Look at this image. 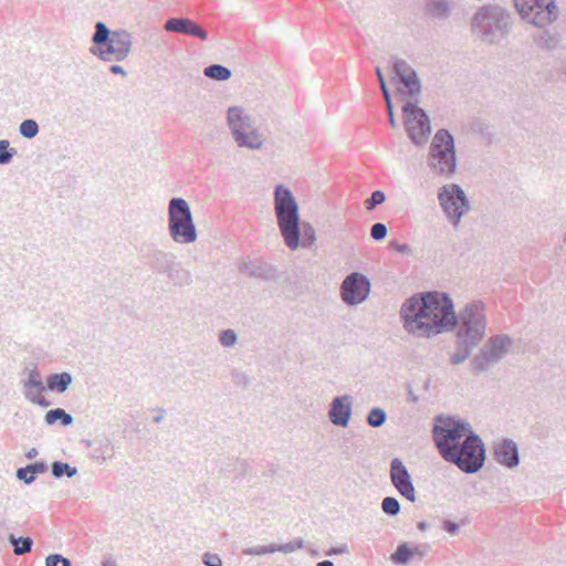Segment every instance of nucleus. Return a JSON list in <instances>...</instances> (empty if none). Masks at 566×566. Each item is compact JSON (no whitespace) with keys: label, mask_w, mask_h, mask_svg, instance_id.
Here are the masks:
<instances>
[{"label":"nucleus","mask_w":566,"mask_h":566,"mask_svg":"<svg viewBox=\"0 0 566 566\" xmlns=\"http://www.w3.org/2000/svg\"><path fill=\"white\" fill-rule=\"evenodd\" d=\"M400 315L406 331L417 337H431L451 331L457 323V337L463 344L476 346L485 335V306L480 301L467 304L458 319L452 300L446 293L429 292L420 298H408L401 306Z\"/></svg>","instance_id":"obj_1"},{"label":"nucleus","mask_w":566,"mask_h":566,"mask_svg":"<svg viewBox=\"0 0 566 566\" xmlns=\"http://www.w3.org/2000/svg\"><path fill=\"white\" fill-rule=\"evenodd\" d=\"M439 421L433 428V440L442 458L465 473L478 472L485 459L482 440L468 424L452 419Z\"/></svg>","instance_id":"obj_2"},{"label":"nucleus","mask_w":566,"mask_h":566,"mask_svg":"<svg viewBox=\"0 0 566 566\" xmlns=\"http://www.w3.org/2000/svg\"><path fill=\"white\" fill-rule=\"evenodd\" d=\"M274 210L285 245L290 250H296L300 247L301 235L298 206L291 190L282 185L275 188Z\"/></svg>","instance_id":"obj_3"},{"label":"nucleus","mask_w":566,"mask_h":566,"mask_svg":"<svg viewBox=\"0 0 566 566\" xmlns=\"http://www.w3.org/2000/svg\"><path fill=\"white\" fill-rule=\"evenodd\" d=\"M93 46L91 54L102 61H123L127 57L132 48V35L125 30L112 31L104 22L95 23V31L92 35Z\"/></svg>","instance_id":"obj_4"},{"label":"nucleus","mask_w":566,"mask_h":566,"mask_svg":"<svg viewBox=\"0 0 566 566\" xmlns=\"http://www.w3.org/2000/svg\"><path fill=\"white\" fill-rule=\"evenodd\" d=\"M168 227L171 239L180 244H190L197 240V230L188 202L182 198H172L168 208Z\"/></svg>","instance_id":"obj_5"},{"label":"nucleus","mask_w":566,"mask_h":566,"mask_svg":"<svg viewBox=\"0 0 566 566\" xmlns=\"http://www.w3.org/2000/svg\"><path fill=\"white\" fill-rule=\"evenodd\" d=\"M227 120L235 144L241 148L261 149L263 136L254 125V120L242 107L233 106L228 109Z\"/></svg>","instance_id":"obj_6"},{"label":"nucleus","mask_w":566,"mask_h":566,"mask_svg":"<svg viewBox=\"0 0 566 566\" xmlns=\"http://www.w3.org/2000/svg\"><path fill=\"white\" fill-rule=\"evenodd\" d=\"M428 166L434 175L450 177L457 167L453 137L446 129L436 133L430 146Z\"/></svg>","instance_id":"obj_7"},{"label":"nucleus","mask_w":566,"mask_h":566,"mask_svg":"<svg viewBox=\"0 0 566 566\" xmlns=\"http://www.w3.org/2000/svg\"><path fill=\"white\" fill-rule=\"evenodd\" d=\"M521 17L537 28L557 20L559 11L554 0H513Z\"/></svg>","instance_id":"obj_8"},{"label":"nucleus","mask_w":566,"mask_h":566,"mask_svg":"<svg viewBox=\"0 0 566 566\" xmlns=\"http://www.w3.org/2000/svg\"><path fill=\"white\" fill-rule=\"evenodd\" d=\"M403 125L408 137L416 146L424 145L431 134L428 115L412 102H407L402 107Z\"/></svg>","instance_id":"obj_9"},{"label":"nucleus","mask_w":566,"mask_h":566,"mask_svg":"<svg viewBox=\"0 0 566 566\" xmlns=\"http://www.w3.org/2000/svg\"><path fill=\"white\" fill-rule=\"evenodd\" d=\"M438 198L448 219L457 227L470 209L464 191L455 184L446 185L439 191Z\"/></svg>","instance_id":"obj_10"},{"label":"nucleus","mask_w":566,"mask_h":566,"mask_svg":"<svg viewBox=\"0 0 566 566\" xmlns=\"http://www.w3.org/2000/svg\"><path fill=\"white\" fill-rule=\"evenodd\" d=\"M513 340L507 335H495L488 339L480 353L472 359L475 371H484L500 361L511 349Z\"/></svg>","instance_id":"obj_11"},{"label":"nucleus","mask_w":566,"mask_h":566,"mask_svg":"<svg viewBox=\"0 0 566 566\" xmlns=\"http://www.w3.org/2000/svg\"><path fill=\"white\" fill-rule=\"evenodd\" d=\"M370 282L366 275L353 272L347 275L340 285V297L347 305L363 303L369 295Z\"/></svg>","instance_id":"obj_12"},{"label":"nucleus","mask_w":566,"mask_h":566,"mask_svg":"<svg viewBox=\"0 0 566 566\" xmlns=\"http://www.w3.org/2000/svg\"><path fill=\"white\" fill-rule=\"evenodd\" d=\"M390 480L397 491L410 502L416 501V492L411 482L410 474L398 458L391 460L390 463Z\"/></svg>","instance_id":"obj_13"},{"label":"nucleus","mask_w":566,"mask_h":566,"mask_svg":"<svg viewBox=\"0 0 566 566\" xmlns=\"http://www.w3.org/2000/svg\"><path fill=\"white\" fill-rule=\"evenodd\" d=\"M394 82H399L406 87L410 97H416L420 94L421 84L415 70L403 60H395L392 64Z\"/></svg>","instance_id":"obj_14"},{"label":"nucleus","mask_w":566,"mask_h":566,"mask_svg":"<svg viewBox=\"0 0 566 566\" xmlns=\"http://www.w3.org/2000/svg\"><path fill=\"white\" fill-rule=\"evenodd\" d=\"M165 30L167 32L191 35L200 39L201 41L208 40V32L197 22L188 18H171L167 20L165 23Z\"/></svg>","instance_id":"obj_15"},{"label":"nucleus","mask_w":566,"mask_h":566,"mask_svg":"<svg viewBox=\"0 0 566 566\" xmlns=\"http://www.w3.org/2000/svg\"><path fill=\"white\" fill-rule=\"evenodd\" d=\"M495 460L507 468L518 464L517 446L510 439H504L494 446Z\"/></svg>","instance_id":"obj_16"},{"label":"nucleus","mask_w":566,"mask_h":566,"mask_svg":"<svg viewBox=\"0 0 566 566\" xmlns=\"http://www.w3.org/2000/svg\"><path fill=\"white\" fill-rule=\"evenodd\" d=\"M350 397H336L331 406L329 420L336 426L346 427L350 417Z\"/></svg>","instance_id":"obj_17"},{"label":"nucleus","mask_w":566,"mask_h":566,"mask_svg":"<svg viewBox=\"0 0 566 566\" xmlns=\"http://www.w3.org/2000/svg\"><path fill=\"white\" fill-rule=\"evenodd\" d=\"M474 20L484 23L490 31L493 29L499 31L501 35L507 31L510 24V15L503 10H495L490 13L479 12Z\"/></svg>","instance_id":"obj_18"},{"label":"nucleus","mask_w":566,"mask_h":566,"mask_svg":"<svg viewBox=\"0 0 566 566\" xmlns=\"http://www.w3.org/2000/svg\"><path fill=\"white\" fill-rule=\"evenodd\" d=\"M73 381V376L67 371L51 374L46 378V390L65 392Z\"/></svg>","instance_id":"obj_19"},{"label":"nucleus","mask_w":566,"mask_h":566,"mask_svg":"<svg viewBox=\"0 0 566 566\" xmlns=\"http://www.w3.org/2000/svg\"><path fill=\"white\" fill-rule=\"evenodd\" d=\"M48 471V465L43 461H38L27 467L19 468L17 470V479L23 481L25 484H31L35 481L38 474H42Z\"/></svg>","instance_id":"obj_20"},{"label":"nucleus","mask_w":566,"mask_h":566,"mask_svg":"<svg viewBox=\"0 0 566 566\" xmlns=\"http://www.w3.org/2000/svg\"><path fill=\"white\" fill-rule=\"evenodd\" d=\"M424 12L436 19H447L450 15L451 7L448 0H428Z\"/></svg>","instance_id":"obj_21"},{"label":"nucleus","mask_w":566,"mask_h":566,"mask_svg":"<svg viewBox=\"0 0 566 566\" xmlns=\"http://www.w3.org/2000/svg\"><path fill=\"white\" fill-rule=\"evenodd\" d=\"M44 420L48 426H53L57 421H60L63 427H69V426H72L74 422L73 416L67 413L62 408H55V409L49 410L45 413Z\"/></svg>","instance_id":"obj_22"},{"label":"nucleus","mask_w":566,"mask_h":566,"mask_svg":"<svg viewBox=\"0 0 566 566\" xmlns=\"http://www.w3.org/2000/svg\"><path fill=\"white\" fill-rule=\"evenodd\" d=\"M38 391L41 394L46 390V386L43 385L40 373L36 368L29 371L28 378L23 381V394L27 397V392L30 395Z\"/></svg>","instance_id":"obj_23"},{"label":"nucleus","mask_w":566,"mask_h":566,"mask_svg":"<svg viewBox=\"0 0 566 566\" xmlns=\"http://www.w3.org/2000/svg\"><path fill=\"white\" fill-rule=\"evenodd\" d=\"M9 542L13 546V553L18 556L31 552L33 546V539L29 536L15 537L13 534H10Z\"/></svg>","instance_id":"obj_24"},{"label":"nucleus","mask_w":566,"mask_h":566,"mask_svg":"<svg viewBox=\"0 0 566 566\" xmlns=\"http://www.w3.org/2000/svg\"><path fill=\"white\" fill-rule=\"evenodd\" d=\"M77 472L78 471L75 467L70 465L66 462L54 461L51 464V473L55 479H61L64 475H66L67 478H73L77 474Z\"/></svg>","instance_id":"obj_25"},{"label":"nucleus","mask_w":566,"mask_h":566,"mask_svg":"<svg viewBox=\"0 0 566 566\" xmlns=\"http://www.w3.org/2000/svg\"><path fill=\"white\" fill-rule=\"evenodd\" d=\"M205 75L218 81H226L230 78L231 71L226 66L213 64L205 69Z\"/></svg>","instance_id":"obj_26"},{"label":"nucleus","mask_w":566,"mask_h":566,"mask_svg":"<svg viewBox=\"0 0 566 566\" xmlns=\"http://www.w3.org/2000/svg\"><path fill=\"white\" fill-rule=\"evenodd\" d=\"M39 125L34 119H24L19 126V133L27 139H32L39 134Z\"/></svg>","instance_id":"obj_27"},{"label":"nucleus","mask_w":566,"mask_h":566,"mask_svg":"<svg viewBox=\"0 0 566 566\" xmlns=\"http://www.w3.org/2000/svg\"><path fill=\"white\" fill-rule=\"evenodd\" d=\"M17 155V150L10 147V143L7 139L0 140V165H8L11 163L13 157Z\"/></svg>","instance_id":"obj_28"},{"label":"nucleus","mask_w":566,"mask_h":566,"mask_svg":"<svg viewBox=\"0 0 566 566\" xmlns=\"http://www.w3.org/2000/svg\"><path fill=\"white\" fill-rule=\"evenodd\" d=\"M474 346H469L468 344H463L460 342V346L450 357L451 364L459 365L463 363L470 356L471 349Z\"/></svg>","instance_id":"obj_29"},{"label":"nucleus","mask_w":566,"mask_h":566,"mask_svg":"<svg viewBox=\"0 0 566 566\" xmlns=\"http://www.w3.org/2000/svg\"><path fill=\"white\" fill-rule=\"evenodd\" d=\"M412 555V551L406 544H401L398 546L397 551L391 555V559L396 564H406L411 558Z\"/></svg>","instance_id":"obj_30"},{"label":"nucleus","mask_w":566,"mask_h":566,"mask_svg":"<svg viewBox=\"0 0 566 566\" xmlns=\"http://www.w3.org/2000/svg\"><path fill=\"white\" fill-rule=\"evenodd\" d=\"M386 421V412L380 408H374L370 410L367 417V422L370 427L378 428Z\"/></svg>","instance_id":"obj_31"},{"label":"nucleus","mask_w":566,"mask_h":566,"mask_svg":"<svg viewBox=\"0 0 566 566\" xmlns=\"http://www.w3.org/2000/svg\"><path fill=\"white\" fill-rule=\"evenodd\" d=\"M381 509L386 514L395 516L400 511V504L397 499L387 496L382 500Z\"/></svg>","instance_id":"obj_32"},{"label":"nucleus","mask_w":566,"mask_h":566,"mask_svg":"<svg viewBox=\"0 0 566 566\" xmlns=\"http://www.w3.org/2000/svg\"><path fill=\"white\" fill-rule=\"evenodd\" d=\"M303 240L300 244L304 248H310L316 240L315 230L310 223H303Z\"/></svg>","instance_id":"obj_33"},{"label":"nucleus","mask_w":566,"mask_h":566,"mask_svg":"<svg viewBox=\"0 0 566 566\" xmlns=\"http://www.w3.org/2000/svg\"><path fill=\"white\" fill-rule=\"evenodd\" d=\"M385 193L380 190H376L371 193L370 198L365 200V208L368 211L374 210L378 205H381L385 201Z\"/></svg>","instance_id":"obj_34"},{"label":"nucleus","mask_w":566,"mask_h":566,"mask_svg":"<svg viewBox=\"0 0 566 566\" xmlns=\"http://www.w3.org/2000/svg\"><path fill=\"white\" fill-rule=\"evenodd\" d=\"M45 566H72V563L61 554L54 553L46 556Z\"/></svg>","instance_id":"obj_35"},{"label":"nucleus","mask_w":566,"mask_h":566,"mask_svg":"<svg viewBox=\"0 0 566 566\" xmlns=\"http://www.w3.org/2000/svg\"><path fill=\"white\" fill-rule=\"evenodd\" d=\"M387 234V227L384 223H375L370 229V235L374 240L380 241Z\"/></svg>","instance_id":"obj_36"},{"label":"nucleus","mask_w":566,"mask_h":566,"mask_svg":"<svg viewBox=\"0 0 566 566\" xmlns=\"http://www.w3.org/2000/svg\"><path fill=\"white\" fill-rule=\"evenodd\" d=\"M237 340V335L232 329L223 331L220 336V342L223 346H232Z\"/></svg>","instance_id":"obj_37"},{"label":"nucleus","mask_w":566,"mask_h":566,"mask_svg":"<svg viewBox=\"0 0 566 566\" xmlns=\"http://www.w3.org/2000/svg\"><path fill=\"white\" fill-rule=\"evenodd\" d=\"M25 398L29 401H31L32 403H35V405H38L40 407H44V408L49 407L50 403H51L45 397H43L41 395H35L34 392L31 394V395L29 392H27V397Z\"/></svg>","instance_id":"obj_38"},{"label":"nucleus","mask_w":566,"mask_h":566,"mask_svg":"<svg viewBox=\"0 0 566 566\" xmlns=\"http://www.w3.org/2000/svg\"><path fill=\"white\" fill-rule=\"evenodd\" d=\"M274 552H276L275 545L262 546V547L250 548V549L244 551V553L248 555H261V554H268V553H274Z\"/></svg>","instance_id":"obj_39"},{"label":"nucleus","mask_w":566,"mask_h":566,"mask_svg":"<svg viewBox=\"0 0 566 566\" xmlns=\"http://www.w3.org/2000/svg\"><path fill=\"white\" fill-rule=\"evenodd\" d=\"M303 547V541L302 539H297L295 542H292V543H287V544H284L282 546H276V551H281L283 553H291L295 549H298V548H302Z\"/></svg>","instance_id":"obj_40"},{"label":"nucleus","mask_w":566,"mask_h":566,"mask_svg":"<svg viewBox=\"0 0 566 566\" xmlns=\"http://www.w3.org/2000/svg\"><path fill=\"white\" fill-rule=\"evenodd\" d=\"M203 563L207 566H222L221 559L217 555H211L209 553H206L203 555Z\"/></svg>","instance_id":"obj_41"},{"label":"nucleus","mask_w":566,"mask_h":566,"mask_svg":"<svg viewBox=\"0 0 566 566\" xmlns=\"http://www.w3.org/2000/svg\"><path fill=\"white\" fill-rule=\"evenodd\" d=\"M443 530L447 531L450 534H457L458 531H459V525L453 523V522H451V521H446L443 523Z\"/></svg>","instance_id":"obj_42"},{"label":"nucleus","mask_w":566,"mask_h":566,"mask_svg":"<svg viewBox=\"0 0 566 566\" xmlns=\"http://www.w3.org/2000/svg\"><path fill=\"white\" fill-rule=\"evenodd\" d=\"M391 247L400 252V253H409L410 252V248L408 244H400V243H397V242H392L391 243Z\"/></svg>","instance_id":"obj_43"},{"label":"nucleus","mask_w":566,"mask_h":566,"mask_svg":"<svg viewBox=\"0 0 566 566\" xmlns=\"http://www.w3.org/2000/svg\"><path fill=\"white\" fill-rule=\"evenodd\" d=\"M109 71H111V73H113V74H123V75L125 74L124 69H123L120 65H118V64H114V65H112V66H111V69H109Z\"/></svg>","instance_id":"obj_44"},{"label":"nucleus","mask_w":566,"mask_h":566,"mask_svg":"<svg viewBox=\"0 0 566 566\" xmlns=\"http://www.w3.org/2000/svg\"><path fill=\"white\" fill-rule=\"evenodd\" d=\"M388 112V117H389V124L392 128L396 127V120H395V117H394V112H392V105H390V111H387Z\"/></svg>","instance_id":"obj_45"},{"label":"nucleus","mask_w":566,"mask_h":566,"mask_svg":"<svg viewBox=\"0 0 566 566\" xmlns=\"http://www.w3.org/2000/svg\"><path fill=\"white\" fill-rule=\"evenodd\" d=\"M39 454L38 450L35 448H32L30 449L27 453H25V457L27 459H34L36 455Z\"/></svg>","instance_id":"obj_46"},{"label":"nucleus","mask_w":566,"mask_h":566,"mask_svg":"<svg viewBox=\"0 0 566 566\" xmlns=\"http://www.w3.org/2000/svg\"><path fill=\"white\" fill-rule=\"evenodd\" d=\"M382 95L386 101V108H387V111H390V105H392V104H391L389 91H387L386 93H382Z\"/></svg>","instance_id":"obj_47"},{"label":"nucleus","mask_w":566,"mask_h":566,"mask_svg":"<svg viewBox=\"0 0 566 566\" xmlns=\"http://www.w3.org/2000/svg\"><path fill=\"white\" fill-rule=\"evenodd\" d=\"M376 74H377V77L379 80V84L380 83H385L384 75H382L381 70L379 67L376 69Z\"/></svg>","instance_id":"obj_48"},{"label":"nucleus","mask_w":566,"mask_h":566,"mask_svg":"<svg viewBox=\"0 0 566 566\" xmlns=\"http://www.w3.org/2000/svg\"><path fill=\"white\" fill-rule=\"evenodd\" d=\"M103 566H117V564L114 559H105Z\"/></svg>","instance_id":"obj_49"},{"label":"nucleus","mask_w":566,"mask_h":566,"mask_svg":"<svg viewBox=\"0 0 566 566\" xmlns=\"http://www.w3.org/2000/svg\"><path fill=\"white\" fill-rule=\"evenodd\" d=\"M317 566H334L331 560H323L317 564Z\"/></svg>","instance_id":"obj_50"},{"label":"nucleus","mask_w":566,"mask_h":566,"mask_svg":"<svg viewBox=\"0 0 566 566\" xmlns=\"http://www.w3.org/2000/svg\"><path fill=\"white\" fill-rule=\"evenodd\" d=\"M418 528H419L420 531H424V530H427V524H426L424 522H420V523L418 524Z\"/></svg>","instance_id":"obj_51"},{"label":"nucleus","mask_w":566,"mask_h":566,"mask_svg":"<svg viewBox=\"0 0 566 566\" xmlns=\"http://www.w3.org/2000/svg\"><path fill=\"white\" fill-rule=\"evenodd\" d=\"M380 88L382 93H386L388 91L386 83H380Z\"/></svg>","instance_id":"obj_52"},{"label":"nucleus","mask_w":566,"mask_h":566,"mask_svg":"<svg viewBox=\"0 0 566 566\" xmlns=\"http://www.w3.org/2000/svg\"><path fill=\"white\" fill-rule=\"evenodd\" d=\"M0 542H3V527L0 525Z\"/></svg>","instance_id":"obj_53"},{"label":"nucleus","mask_w":566,"mask_h":566,"mask_svg":"<svg viewBox=\"0 0 566 566\" xmlns=\"http://www.w3.org/2000/svg\"><path fill=\"white\" fill-rule=\"evenodd\" d=\"M161 418H163V415L160 413V415H158V416H156V417L154 418V421H155V422H158V421H160V419H161Z\"/></svg>","instance_id":"obj_54"}]
</instances>
